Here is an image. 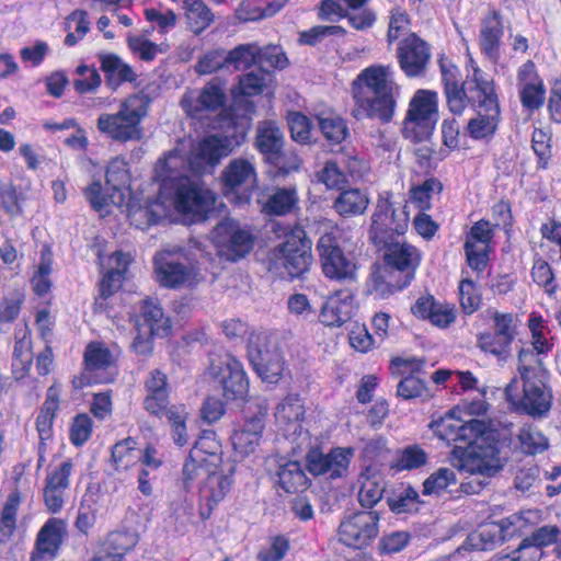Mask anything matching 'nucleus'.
Masks as SVG:
<instances>
[{
	"instance_id": "nucleus-64",
	"label": "nucleus",
	"mask_w": 561,
	"mask_h": 561,
	"mask_svg": "<svg viewBox=\"0 0 561 561\" xmlns=\"http://www.w3.org/2000/svg\"><path fill=\"white\" fill-rule=\"evenodd\" d=\"M289 540L285 536H275L262 547L257 558L260 561H282L289 550Z\"/></svg>"
},
{
	"instance_id": "nucleus-30",
	"label": "nucleus",
	"mask_w": 561,
	"mask_h": 561,
	"mask_svg": "<svg viewBox=\"0 0 561 561\" xmlns=\"http://www.w3.org/2000/svg\"><path fill=\"white\" fill-rule=\"evenodd\" d=\"M517 87L523 106L534 110L543 104L546 88L533 61L528 60L518 68Z\"/></svg>"
},
{
	"instance_id": "nucleus-47",
	"label": "nucleus",
	"mask_w": 561,
	"mask_h": 561,
	"mask_svg": "<svg viewBox=\"0 0 561 561\" xmlns=\"http://www.w3.org/2000/svg\"><path fill=\"white\" fill-rule=\"evenodd\" d=\"M443 190L439 180L426 179L422 184L412 186L409 192V201L420 210L426 211L432 207V199Z\"/></svg>"
},
{
	"instance_id": "nucleus-46",
	"label": "nucleus",
	"mask_w": 561,
	"mask_h": 561,
	"mask_svg": "<svg viewBox=\"0 0 561 561\" xmlns=\"http://www.w3.org/2000/svg\"><path fill=\"white\" fill-rule=\"evenodd\" d=\"M457 476L453 468L442 467L431 473L423 482L424 495L440 496L446 492H450L451 488L457 484Z\"/></svg>"
},
{
	"instance_id": "nucleus-18",
	"label": "nucleus",
	"mask_w": 561,
	"mask_h": 561,
	"mask_svg": "<svg viewBox=\"0 0 561 561\" xmlns=\"http://www.w3.org/2000/svg\"><path fill=\"white\" fill-rule=\"evenodd\" d=\"M221 181L228 201L238 205L248 204L256 186L255 168L249 160L233 159L222 171Z\"/></svg>"
},
{
	"instance_id": "nucleus-42",
	"label": "nucleus",
	"mask_w": 561,
	"mask_h": 561,
	"mask_svg": "<svg viewBox=\"0 0 561 561\" xmlns=\"http://www.w3.org/2000/svg\"><path fill=\"white\" fill-rule=\"evenodd\" d=\"M183 9L187 26L196 35L214 22L213 12L203 0H184Z\"/></svg>"
},
{
	"instance_id": "nucleus-52",
	"label": "nucleus",
	"mask_w": 561,
	"mask_h": 561,
	"mask_svg": "<svg viewBox=\"0 0 561 561\" xmlns=\"http://www.w3.org/2000/svg\"><path fill=\"white\" fill-rule=\"evenodd\" d=\"M51 264L53 254L49 249H44L42 252L41 261L31 279L33 290L38 296H45L49 293L51 287Z\"/></svg>"
},
{
	"instance_id": "nucleus-21",
	"label": "nucleus",
	"mask_w": 561,
	"mask_h": 561,
	"mask_svg": "<svg viewBox=\"0 0 561 561\" xmlns=\"http://www.w3.org/2000/svg\"><path fill=\"white\" fill-rule=\"evenodd\" d=\"M224 465L221 444L215 432L203 431L183 467V477L186 483L194 481L204 468H219Z\"/></svg>"
},
{
	"instance_id": "nucleus-20",
	"label": "nucleus",
	"mask_w": 561,
	"mask_h": 561,
	"mask_svg": "<svg viewBox=\"0 0 561 561\" xmlns=\"http://www.w3.org/2000/svg\"><path fill=\"white\" fill-rule=\"evenodd\" d=\"M180 250H163L153 259L157 282L168 288L191 287L201 280L196 268L180 261Z\"/></svg>"
},
{
	"instance_id": "nucleus-50",
	"label": "nucleus",
	"mask_w": 561,
	"mask_h": 561,
	"mask_svg": "<svg viewBox=\"0 0 561 561\" xmlns=\"http://www.w3.org/2000/svg\"><path fill=\"white\" fill-rule=\"evenodd\" d=\"M318 123L327 140L340 144L347 135V126L342 117L333 112H323L318 115Z\"/></svg>"
},
{
	"instance_id": "nucleus-23",
	"label": "nucleus",
	"mask_w": 561,
	"mask_h": 561,
	"mask_svg": "<svg viewBox=\"0 0 561 561\" xmlns=\"http://www.w3.org/2000/svg\"><path fill=\"white\" fill-rule=\"evenodd\" d=\"M354 454L352 447H335L328 454L313 448L307 454V468L313 476L341 479L347 476Z\"/></svg>"
},
{
	"instance_id": "nucleus-51",
	"label": "nucleus",
	"mask_w": 561,
	"mask_h": 561,
	"mask_svg": "<svg viewBox=\"0 0 561 561\" xmlns=\"http://www.w3.org/2000/svg\"><path fill=\"white\" fill-rule=\"evenodd\" d=\"M65 30L67 32L65 44L67 46L78 44L90 31L88 13L83 10L73 11L65 21Z\"/></svg>"
},
{
	"instance_id": "nucleus-43",
	"label": "nucleus",
	"mask_w": 561,
	"mask_h": 561,
	"mask_svg": "<svg viewBox=\"0 0 561 561\" xmlns=\"http://www.w3.org/2000/svg\"><path fill=\"white\" fill-rule=\"evenodd\" d=\"M112 458L117 472H125L140 462L141 449L137 447V442L131 438H125L114 445Z\"/></svg>"
},
{
	"instance_id": "nucleus-17",
	"label": "nucleus",
	"mask_w": 561,
	"mask_h": 561,
	"mask_svg": "<svg viewBox=\"0 0 561 561\" xmlns=\"http://www.w3.org/2000/svg\"><path fill=\"white\" fill-rule=\"evenodd\" d=\"M210 238L218 256L229 262L244 257L253 248V237L250 231L232 219L219 222Z\"/></svg>"
},
{
	"instance_id": "nucleus-35",
	"label": "nucleus",
	"mask_w": 561,
	"mask_h": 561,
	"mask_svg": "<svg viewBox=\"0 0 561 561\" xmlns=\"http://www.w3.org/2000/svg\"><path fill=\"white\" fill-rule=\"evenodd\" d=\"M145 389L144 409L156 416L164 414L169 403L167 376L158 369L152 370L145 382Z\"/></svg>"
},
{
	"instance_id": "nucleus-4",
	"label": "nucleus",
	"mask_w": 561,
	"mask_h": 561,
	"mask_svg": "<svg viewBox=\"0 0 561 561\" xmlns=\"http://www.w3.org/2000/svg\"><path fill=\"white\" fill-rule=\"evenodd\" d=\"M534 359L529 350H522L518 354V371L520 379L513 378L505 388V394L511 405L531 416H541L551 408V392L545 383L533 376L528 364Z\"/></svg>"
},
{
	"instance_id": "nucleus-10",
	"label": "nucleus",
	"mask_w": 561,
	"mask_h": 561,
	"mask_svg": "<svg viewBox=\"0 0 561 561\" xmlns=\"http://www.w3.org/2000/svg\"><path fill=\"white\" fill-rule=\"evenodd\" d=\"M130 175L125 160L114 158L106 169V187L100 182H93L84 192L87 199L95 210H103L108 205L123 208L129 198Z\"/></svg>"
},
{
	"instance_id": "nucleus-15",
	"label": "nucleus",
	"mask_w": 561,
	"mask_h": 561,
	"mask_svg": "<svg viewBox=\"0 0 561 561\" xmlns=\"http://www.w3.org/2000/svg\"><path fill=\"white\" fill-rule=\"evenodd\" d=\"M248 357L259 377L267 383H277L284 373V359L267 332H253L248 340Z\"/></svg>"
},
{
	"instance_id": "nucleus-41",
	"label": "nucleus",
	"mask_w": 561,
	"mask_h": 561,
	"mask_svg": "<svg viewBox=\"0 0 561 561\" xmlns=\"http://www.w3.org/2000/svg\"><path fill=\"white\" fill-rule=\"evenodd\" d=\"M278 483L288 493L299 492L307 488L308 478L300 462L285 460L277 470Z\"/></svg>"
},
{
	"instance_id": "nucleus-54",
	"label": "nucleus",
	"mask_w": 561,
	"mask_h": 561,
	"mask_svg": "<svg viewBox=\"0 0 561 561\" xmlns=\"http://www.w3.org/2000/svg\"><path fill=\"white\" fill-rule=\"evenodd\" d=\"M298 202L295 188H278L265 203L263 209L271 215H286Z\"/></svg>"
},
{
	"instance_id": "nucleus-63",
	"label": "nucleus",
	"mask_w": 561,
	"mask_h": 561,
	"mask_svg": "<svg viewBox=\"0 0 561 561\" xmlns=\"http://www.w3.org/2000/svg\"><path fill=\"white\" fill-rule=\"evenodd\" d=\"M397 392L399 397L405 400L415 398L425 400L431 397L426 385L420 378L413 375L404 377L399 382Z\"/></svg>"
},
{
	"instance_id": "nucleus-62",
	"label": "nucleus",
	"mask_w": 561,
	"mask_h": 561,
	"mask_svg": "<svg viewBox=\"0 0 561 561\" xmlns=\"http://www.w3.org/2000/svg\"><path fill=\"white\" fill-rule=\"evenodd\" d=\"M417 499L419 493L413 488L405 486L388 497V505L393 513H407L416 507Z\"/></svg>"
},
{
	"instance_id": "nucleus-14",
	"label": "nucleus",
	"mask_w": 561,
	"mask_h": 561,
	"mask_svg": "<svg viewBox=\"0 0 561 561\" xmlns=\"http://www.w3.org/2000/svg\"><path fill=\"white\" fill-rule=\"evenodd\" d=\"M407 204L396 206L390 192L379 195L371 217L369 237L375 244L387 242L394 234H403L409 226L410 214Z\"/></svg>"
},
{
	"instance_id": "nucleus-33",
	"label": "nucleus",
	"mask_w": 561,
	"mask_h": 561,
	"mask_svg": "<svg viewBox=\"0 0 561 561\" xmlns=\"http://www.w3.org/2000/svg\"><path fill=\"white\" fill-rule=\"evenodd\" d=\"M411 311L415 317L428 320L437 328H447L456 320V309L453 305L436 300L430 295L419 297Z\"/></svg>"
},
{
	"instance_id": "nucleus-28",
	"label": "nucleus",
	"mask_w": 561,
	"mask_h": 561,
	"mask_svg": "<svg viewBox=\"0 0 561 561\" xmlns=\"http://www.w3.org/2000/svg\"><path fill=\"white\" fill-rule=\"evenodd\" d=\"M266 412V407H259L257 412L252 416H247L236 426L231 442L234 453L240 457L253 454L259 447L265 427Z\"/></svg>"
},
{
	"instance_id": "nucleus-40",
	"label": "nucleus",
	"mask_w": 561,
	"mask_h": 561,
	"mask_svg": "<svg viewBox=\"0 0 561 561\" xmlns=\"http://www.w3.org/2000/svg\"><path fill=\"white\" fill-rule=\"evenodd\" d=\"M65 531L66 524L61 519H48L37 536L38 553L51 558L58 550Z\"/></svg>"
},
{
	"instance_id": "nucleus-26",
	"label": "nucleus",
	"mask_w": 561,
	"mask_h": 561,
	"mask_svg": "<svg viewBox=\"0 0 561 561\" xmlns=\"http://www.w3.org/2000/svg\"><path fill=\"white\" fill-rule=\"evenodd\" d=\"M460 408H456L433 421L430 426L435 436L447 444L457 442L466 444L473 435L483 431L485 422L480 420L463 421L460 419Z\"/></svg>"
},
{
	"instance_id": "nucleus-2",
	"label": "nucleus",
	"mask_w": 561,
	"mask_h": 561,
	"mask_svg": "<svg viewBox=\"0 0 561 561\" xmlns=\"http://www.w3.org/2000/svg\"><path fill=\"white\" fill-rule=\"evenodd\" d=\"M351 90L355 102L353 114L357 119L369 117L389 122L392 118L401 88L391 65L374 64L364 68Z\"/></svg>"
},
{
	"instance_id": "nucleus-60",
	"label": "nucleus",
	"mask_w": 561,
	"mask_h": 561,
	"mask_svg": "<svg viewBox=\"0 0 561 561\" xmlns=\"http://www.w3.org/2000/svg\"><path fill=\"white\" fill-rule=\"evenodd\" d=\"M478 345L483 352L496 356L500 360H505L511 352V344L491 332L480 334Z\"/></svg>"
},
{
	"instance_id": "nucleus-31",
	"label": "nucleus",
	"mask_w": 561,
	"mask_h": 561,
	"mask_svg": "<svg viewBox=\"0 0 561 561\" xmlns=\"http://www.w3.org/2000/svg\"><path fill=\"white\" fill-rule=\"evenodd\" d=\"M98 257L100 266L104 272L100 291L106 298L121 288L131 257L122 251H116L108 256L98 252Z\"/></svg>"
},
{
	"instance_id": "nucleus-36",
	"label": "nucleus",
	"mask_w": 561,
	"mask_h": 561,
	"mask_svg": "<svg viewBox=\"0 0 561 561\" xmlns=\"http://www.w3.org/2000/svg\"><path fill=\"white\" fill-rule=\"evenodd\" d=\"M274 85V75L262 68H257L240 76L231 93L234 99L239 96H254L265 91H272Z\"/></svg>"
},
{
	"instance_id": "nucleus-53",
	"label": "nucleus",
	"mask_w": 561,
	"mask_h": 561,
	"mask_svg": "<svg viewBox=\"0 0 561 561\" xmlns=\"http://www.w3.org/2000/svg\"><path fill=\"white\" fill-rule=\"evenodd\" d=\"M100 60L101 68L110 80L123 82L134 81L136 79L133 68L118 56L113 54L101 55Z\"/></svg>"
},
{
	"instance_id": "nucleus-16",
	"label": "nucleus",
	"mask_w": 561,
	"mask_h": 561,
	"mask_svg": "<svg viewBox=\"0 0 561 561\" xmlns=\"http://www.w3.org/2000/svg\"><path fill=\"white\" fill-rule=\"evenodd\" d=\"M209 376L222 389L226 400H243L249 392V380L242 363L231 354L211 358Z\"/></svg>"
},
{
	"instance_id": "nucleus-13",
	"label": "nucleus",
	"mask_w": 561,
	"mask_h": 561,
	"mask_svg": "<svg viewBox=\"0 0 561 561\" xmlns=\"http://www.w3.org/2000/svg\"><path fill=\"white\" fill-rule=\"evenodd\" d=\"M541 519L539 510H527L501 519L496 524L485 525L468 537L471 547L478 550L492 549L497 542L522 534Z\"/></svg>"
},
{
	"instance_id": "nucleus-29",
	"label": "nucleus",
	"mask_w": 561,
	"mask_h": 561,
	"mask_svg": "<svg viewBox=\"0 0 561 561\" xmlns=\"http://www.w3.org/2000/svg\"><path fill=\"white\" fill-rule=\"evenodd\" d=\"M357 309L355 294L351 289H339L329 295L319 313L325 327L339 328L347 322Z\"/></svg>"
},
{
	"instance_id": "nucleus-59",
	"label": "nucleus",
	"mask_w": 561,
	"mask_h": 561,
	"mask_svg": "<svg viewBox=\"0 0 561 561\" xmlns=\"http://www.w3.org/2000/svg\"><path fill=\"white\" fill-rule=\"evenodd\" d=\"M127 43L131 53L145 61H151L157 57L158 54L165 51L162 45H158L140 35L128 36Z\"/></svg>"
},
{
	"instance_id": "nucleus-38",
	"label": "nucleus",
	"mask_w": 561,
	"mask_h": 561,
	"mask_svg": "<svg viewBox=\"0 0 561 561\" xmlns=\"http://www.w3.org/2000/svg\"><path fill=\"white\" fill-rule=\"evenodd\" d=\"M255 145L267 161L277 158V153L284 146V135L279 126L273 121L260 123L256 129Z\"/></svg>"
},
{
	"instance_id": "nucleus-8",
	"label": "nucleus",
	"mask_w": 561,
	"mask_h": 561,
	"mask_svg": "<svg viewBox=\"0 0 561 561\" xmlns=\"http://www.w3.org/2000/svg\"><path fill=\"white\" fill-rule=\"evenodd\" d=\"M379 249L383 250V260L388 267H393L398 272L404 273L405 279L402 283L386 280V275L380 272L375 280L374 291L381 297L392 294L396 290L405 287L414 277V272L420 265L421 253L420 251L407 243L388 239L387 242L376 244Z\"/></svg>"
},
{
	"instance_id": "nucleus-39",
	"label": "nucleus",
	"mask_w": 561,
	"mask_h": 561,
	"mask_svg": "<svg viewBox=\"0 0 561 561\" xmlns=\"http://www.w3.org/2000/svg\"><path fill=\"white\" fill-rule=\"evenodd\" d=\"M369 204L367 194L358 188H348L339 194L333 203L334 210L342 217H353L365 213Z\"/></svg>"
},
{
	"instance_id": "nucleus-57",
	"label": "nucleus",
	"mask_w": 561,
	"mask_h": 561,
	"mask_svg": "<svg viewBox=\"0 0 561 561\" xmlns=\"http://www.w3.org/2000/svg\"><path fill=\"white\" fill-rule=\"evenodd\" d=\"M528 327L531 333V345L537 354H545L551 350L548 339V328L543 318L538 313H531L528 320Z\"/></svg>"
},
{
	"instance_id": "nucleus-19",
	"label": "nucleus",
	"mask_w": 561,
	"mask_h": 561,
	"mask_svg": "<svg viewBox=\"0 0 561 561\" xmlns=\"http://www.w3.org/2000/svg\"><path fill=\"white\" fill-rule=\"evenodd\" d=\"M137 335L131 344L137 354L146 355L152 350L153 336H165L170 330V321L162 309L151 300H145L140 307V316L135 320Z\"/></svg>"
},
{
	"instance_id": "nucleus-61",
	"label": "nucleus",
	"mask_w": 561,
	"mask_h": 561,
	"mask_svg": "<svg viewBox=\"0 0 561 561\" xmlns=\"http://www.w3.org/2000/svg\"><path fill=\"white\" fill-rule=\"evenodd\" d=\"M165 415L171 424L172 427V437L174 443L178 446H184L187 440V432H186V411L184 407H171L165 412Z\"/></svg>"
},
{
	"instance_id": "nucleus-37",
	"label": "nucleus",
	"mask_w": 561,
	"mask_h": 561,
	"mask_svg": "<svg viewBox=\"0 0 561 561\" xmlns=\"http://www.w3.org/2000/svg\"><path fill=\"white\" fill-rule=\"evenodd\" d=\"M502 35L503 26L500 15L492 11L483 19L479 36L481 50L491 60H496L499 57Z\"/></svg>"
},
{
	"instance_id": "nucleus-55",
	"label": "nucleus",
	"mask_w": 561,
	"mask_h": 561,
	"mask_svg": "<svg viewBox=\"0 0 561 561\" xmlns=\"http://www.w3.org/2000/svg\"><path fill=\"white\" fill-rule=\"evenodd\" d=\"M427 454L420 446H408L398 451L393 468L399 471L419 469L427 462Z\"/></svg>"
},
{
	"instance_id": "nucleus-1",
	"label": "nucleus",
	"mask_w": 561,
	"mask_h": 561,
	"mask_svg": "<svg viewBox=\"0 0 561 561\" xmlns=\"http://www.w3.org/2000/svg\"><path fill=\"white\" fill-rule=\"evenodd\" d=\"M237 145L233 137L219 135L207 136L192 148L181 141L154 165L157 198L141 204L130 194L123 205L130 224L145 229L172 214L188 224L204 220L215 207L216 195L198 174L210 172Z\"/></svg>"
},
{
	"instance_id": "nucleus-45",
	"label": "nucleus",
	"mask_w": 561,
	"mask_h": 561,
	"mask_svg": "<svg viewBox=\"0 0 561 561\" xmlns=\"http://www.w3.org/2000/svg\"><path fill=\"white\" fill-rule=\"evenodd\" d=\"M141 469L138 473V490L145 495L152 494V485L149 479L150 470H157L163 463V458L156 447L147 445L141 449Z\"/></svg>"
},
{
	"instance_id": "nucleus-58",
	"label": "nucleus",
	"mask_w": 561,
	"mask_h": 561,
	"mask_svg": "<svg viewBox=\"0 0 561 561\" xmlns=\"http://www.w3.org/2000/svg\"><path fill=\"white\" fill-rule=\"evenodd\" d=\"M518 440L526 454H538L548 448V439L533 425H524L519 430Z\"/></svg>"
},
{
	"instance_id": "nucleus-7",
	"label": "nucleus",
	"mask_w": 561,
	"mask_h": 561,
	"mask_svg": "<svg viewBox=\"0 0 561 561\" xmlns=\"http://www.w3.org/2000/svg\"><path fill=\"white\" fill-rule=\"evenodd\" d=\"M311 261V245L306 232L295 227L285 234V241L272 251L268 268L280 277L296 278L309 270Z\"/></svg>"
},
{
	"instance_id": "nucleus-6",
	"label": "nucleus",
	"mask_w": 561,
	"mask_h": 561,
	"mask_svg": "<svg viewBox=\"0 0 561 561\" xmlns=\"http://www.w3.org/2000/svg\"><path fill=\"white\" fill-rule=\"evenodd\" d=\"M147 114V102L144 96L134 94L125 99L117 113H103L98 118L101 134L116 141L139 140L142 137L141 119Z\"/></svg>"
},
{
	"instance_id": "nucleus-48",
	"label": "nucleus",
	"mask_w": 561,
	"mask_h": 561,
	"mask_svg": "<svg viewBox=\"0 0 561 561\" xmlns=\"http://www.w3.org/2000/svg\"><path fill=\"white\" fill-rule=\"evenodd\" d=\"M114 356L111 351L100 342L88 344L84 352L85 370L95 373L105 370L114 364Z\"/></svg>"
},
{
	"instance_id": "nucleus-25",
	"label": "nucleus",
	"mask_w": 561,
	"mask_h": 561,
	"mask_svg": "<svg viewBox=\"0 0 561 561\" xmlns=\"http://www.w3.org/2000/svg\"><path fill=\"white\" fill-rule=\"evenodd\" d=\"M396 56L405 77L420 78L426 73L432 53L425 41L411 33L399 43Z\"/></svg>"
},
{
	"instance_id": "nucleus-9",
	"label": "nucleus",
	"mask_w": 561,
	"mask_h": 561,
	"mask_svg": "<svg viewBox=\"0 0 561 561\" xmlns=\"http://www.w3.org/2000/svg\"><path fill=\"white\" fill-rule=\"evenodd\" d=\"M438 122V95L420 89L411 98L402 123V135L411 141L430 139Z\"/></svg>"
},
{
	"instance_id": "nucleus-49",
	"label": "nucleus",
	"mask_w": 561,
	"mask_h": 561,
	"mask_svg": "<svg viewBox=\"0 0 561 561\" xmlns=\"http://www.w3.org/2000/svg\"><path fill=\"white\" fill-rule=\"evenodd\" d=\"M107 543L115 551L100 550L91 561H123L124 552L135 545V538L126 533H114L110 535Z\"/></svg>"
},
{
	"instance_id": "nucleus-3",
	"label": "nucleus",
	"mask_w": 561,
	"mask_h": 561,
	"mask_svg": "<svg viewBox=\"0 0 561 561\" xmlns=\"http://www.w3.org/2000/svg\"><path fill=\"white\" fill-rule=\"evenodd\" d=\"M480 432L465 447L455 446L450 461L458 471L491 478L502 470L504 462L500 457L495 435L486 423Z\"/></svg>"
},
{
	"instance_id": "nucleus-27",
	"label": "nucleus",
	"mask_w": 561,
	"mask_h": 561,
	"mask_svg": "<svg viewBox=\"0 0 561 561\" xmlns=\"http://www.w3.org/2000/svg\"><path fill=\"white\" fill-rule=\"evenodd\" d=\"M226 101L225 87L213 79L202 90H191L181 100L182 108L193 118H201L204 112L219 110Z\"/></svg>"
},
{
	"instance_id": "nucleus-24",
	"label": "nucleus",
	"mask_w": 561,
	"mask_h": 561,
	"mask_svg": "<svg viewBox=\"0 0 561 561\" xmlns=\"http://www.w3.org/2000/svg\"><path fill=\"white\" fill-rule=\"evenodd\" d=\"M234 468L230 463L219 468H204L194 480H201L198 494L209 511L218 505L230 492L233 484Z\"/></svg>"
},
{
	"instance_id": "nucleus-12",
	"label": "nucleus",
	"mask_w": 561,
	"mask_h": 561,
	"mask_svg": "<svg viewBox=\"0 0 561 561\" xmlns=\"http://www.w3.org/2000/svg\"><path fill=\"white\" fill-rule=\"evenodd\" d=\"M482 85L469 89L472 98L468 100L476 111V116L468 122L467 130L471 138L481 140L492 137L500 122V105L495 84L489 85L482 81Z\"/></svg>"
},
{
	"instance_id": "nucleus-56",
	"label": "nucleus",
	"mask_w": 561,
	"mask_h": 561,
	"mask_svg": "<svg viewBox=\"0 0 561 561\" xmlns=\"http://www.w3.org/2000/svg\"><path fill=\"white\" fill-rule=\"evenodd\" d=\"M260 47L256 44H242L227 54V66L234 69H247L259 61Z\"/></svg>"
},
{
	"instance_id": "nucleus-34",
	"label": "nucleus",
	"mask_w": 561,
	"mask_h": 561,
	"mask_svg": "<svg viewBox=\"0 0 561 561\" xmlns=\"http://www.w3.org/2000/svg\"><path fill=\"white\" fill-rule=\"evenodd\" d=\"M357 483V496L362 506L371 508L382 499L386 484L379 466H366L359 473Z\"/></svg>"
},
{
	"instance_id": "nucleus-44",
	"label": "nucleus",
	"mask_w": 561,
	"mask_h": 561,
	"mask_svg": "<svg viewBox=\"0 0 561 561\" xmlns=\"http://www.w3.org/2000/svg\"><path fill=\"white\" fill-rule=\"evenodd\" d=\"M284 0H243L237 13L242 21H257L274 15Z\"/></svg>"
},
{
	"instance_id": "nucleus-32",
	"label": "nucleus",
	"mask_w": 561,
	"mask_h": 561,
	"mask_svg": "<svg viewBox=\"0 0 561 561\" xmlns=\"http://www.w3.org/2000/svg\"><path fill=\"white\" fill-rule=\"evenodd\" d=\"M305 407L297 394H288L276 407L274 412L277 430L286 437L301 434Z\"/></svg>"
},
{
	"instance_id": "nucleus-5",
	"label": "nucleus",
	"mask_w": 561,
	"mask_h": 561,
	"mask_svg": "<svg viewBox=\"0 0 561 561\" xmlns=\"http://www.w3.org/2000/svg\"><path fill=\"white\" fill-rule=\"evenodd\" d=\"M438 62L447 105L449 111L456 115L463 113L468 105V100L472 98L469 89L477 87L478 90L480 87H483L482 81L489 85L494 84L493 78L484 72L471 56H468L466 79L461 84L458 83V68L450 60L442 57Z\"/></svg>"
},
{
	"instance_id": "nucleus-22",
	"label": "nucleus",
	"mask_w": 561,
	"mask_h": 561,
	"mask_svg": "<svg viewBox=\"0 0 561 561\" xmlns=\"http://www.w3.org/2000/svg\"><path fill=\"white\" fill-rule=\"evenodd\" d=\"M378 516L375 512H356L346 516L339 527V539L354 549H363L378 535Z\"/></svg>"
},
{
	"instance_id": "nucleus-11",
	"label": "nucleus",
	"mask_w": 561,
	"mask_h": 561,
	"mask_svg": "<svg viewBox=\"0 0 561 561\" xmlns=\"http://www.w3.org/2000/svg\"><path fill=\"white\" fill-rule=\"evenodd\" d=\"M342 229L337 226H330L317 243V251L323 275L332 280H353L356 277L357 263L351 254H345L340 248L339 240L342 237Z\"/></svg>"
}]
</instances>
